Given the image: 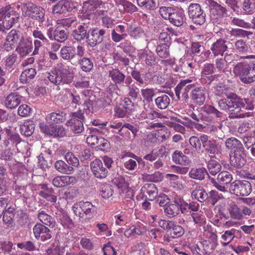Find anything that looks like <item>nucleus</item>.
<instances>
[{
  "mask_svg": "<svg viewBox=\"0 0 255 255\" xmlns=\"http://www.w3.org/2000/svg\"><path fill=\"white\" fill-rule=\"evenodd\" d=\"M24 39L22 33L19 30L13 29L8 33L6 40L14 44L22 41Z\"/></svg>",
  "mask_w": 255,
  "mask_h": 255,
  "instance_id": "nucleus-38",
  "label": "nucleus"
},
{
  "mask_svg": "<svg viewBox=\"0 0 255 255\" xmlns=\"http://www.w3.org/2000/svg\"><path fill=\"white\" fill-rule=\"evenodd\" d=\"M35 125L32 121H27L20 127V132L25 136H29L34 131Z\"/></svg>",
  "mask_w": 255,
  "mask_h": 255,
  "instance_id": "nucleus-39",
  "label": "nucleus"
},
{
  "mask_svg": "<svg viewBox=\"0 0 255 255\" xmlns=\"http://www.w3.org/2000/svg\"><path fill=\"white\" fill-rule=\"evenodd\" d=\"M215 67L213 64L206 63L203 65L201 72V81L203 83L210 84L214 81H217L219 74H214Z\"/></svg>",
  "mask_w": 255,
  "mask_h": 255,
  "instance_id": "nucleus-10",
  "label": "nucleus"
},
{
  "mask_svg": "<svg viewBox=\"0 0 255 255\" xmlns=\"http://www.w3.org/2000/svg\"><path fill=\"white\" fill-rule=\"evenodd\" d=\"M138 5L143 7L146 10H154L156 8V4L153 0H136Z\"/></svg>",
  "mask_w": 255,
  "mask_h": 255,
  "instance_id": "nucleus-56",
  "label": "nucleus"
},
{
  "mask_svg": "<svg viewBox=\"0 0 255 255\" xmlns=\"http://www.w3.org/2000/svg\"><path fill=\"white\" fill-rule=\"evenodd\" d=\"M116 5L121 13H132L137 10V7L127 0H115Z\"/></svg>",
  "mask_w": 255,
  "mask_h": 255,
  "instance_id": "nucleus-21",
  "label": "nucleus"
},
{
  "mask_svg": "<svg viewBox=\"0 0 255 255\" xmlns=\"http://www.w3.org/2000/svg\"><path fill=\"white\" fill-rule=\"evenodd\" d=\"M190 79H186L181 81L175 88L176 96L178 99L180 98V95L182 93V97L186 103H188L189 100L191 90L194 88V84H189L191 82Z\"/></svg>",
  "mask_w": 255,
  "mask_h": 255,
  "instance_id": "nucleus-8",
  "label": "nucleus"
},
{
  "mask_svg": "<svg viewBox=\"0 0 255 255\" xmlns=\"http://www.w3.org/2000/svg\"><path fill=\"white\" fill-rule=\"evenodd\" d=\"M109 77L116 85H123L126 76L123 72L118 68H115L110 70L108 72Z\"/></svg>",
  "mask_w": 255,
  "mask_h": 255,
  "instance_id": "nucleus-27",
  "label": "nucleus"
},
{
  "mask_svg": "<svg viewBox=\"0 0 255 255\" xmlns=\"http://www.w3.org/2000/svg\"><path fill=\"white\" fill-rule=\"evenodd\" d=\"M22 98L18 93L11 92L6 97L4 105L8 109H15L20 104Z\"/></svg>",
  "mask_w": 255,
  "mask_h": 255,
  "instance_id": "nucleus-24",
  "label": "nucleus"
},
{
  "mask_svg": "<svg viewBox=\"0 0 255 255\" xmlns=\"http://www.w3.org/2000/svg\"><path fill=\"white\" fill-rule=\"evenodd\" d=\"M210 244L205 241L200 243V246L197 245V252L199 255H209L213 251V248L210 247Z\"/></svg>",
  "mask_w": 255,
  "mask_h": 255,
  "instance_id": "nucleus-51",
  "label": "nucleus"
},
{
  "mask_svg": "<svg viewBox=\"0 0 255 255\" xmlns=\"http://www.w3.org/2000/svg\"><path fill=\"white\" fill-rule=\"evenodd\" d=\"M205 2L209 7L212 20H218L228 16V10L222 4L213 0H206Z\"/></svg>",
  "mask_w": 255,
  "mask_h": 255,
  "instance_id": "nucleus-6",
  "label": "nucleus"
},
{
  "mask_svg": "<svg viewBox=\"0 0 255 255\" xmlns=\"http://www.w3.org/2000/svg\"><path fill=\"white\" fill-rule=\"evenodd\" d=\"M235 49L238 53H246L249 51V46L243 39L238 40L235 44Z\"/></svg>",
  "mask_w": 255,
  "mask_h": 255,
  "instance_id": "nucleus-59",
  "label": "nucleus"
},
{
  "mask_svg": "<svg viewBox=\"0 0 255 255\" xmlns=\"http://www.w3.org/2000/svg\"><path fill=\"white\" fill-rule=\"evenodd\" d=\"M210 49L214 56H223L228 49L226 41L221 38L218 39L213 43Z\"/></svg>",
  "mask_w": 255,
  "mask_h": 255,
  "instance_id": "nucleus-26",
  "label": "nucleus"
},
{
  "mask_svg": "<svg viewBox=\"0 0 255 255\" xmlns=\"http://www.w3.org/2000/svg\"><path fill=\"white\" fill-rule=\"evenodd\" d=\"M164 212L166 215L170 217H175L179 213V209L174 203L169 204L165 207Z\"/></svg>",
  "mask_w": 255,
  "mask_h": 255,
  "instance_id": "nucleus-62",
  "label": "nucleus"
},
{
  "mask_svg": "<svg viewBox=\"0 0 255 255\" xmlns=\"http://www.w3.org/2000/svg\"><path fill=\"white\" fill-rule=\"evenodd\" d=\"M103 4L105 2L101 0H88L83 2V7L86 9L87 12H92Z\"/></svg>",
  "mask_w": 255,
  "mask_h": 255,
  "instance_id": "nucleus-40",
  "label": "nucleus"
},
{
  "mask_svg": "<svg viewBox=\"0 0 255 255\" xmlns=\"http://www.w3.org/2000/svg\"><path fill=\"white\" fill-rule=\"evenodd\" d=\"M239 231L235 229L226 231L221 236V239L225 242L222 243L223 247L227 246L235 237L236 232Z\"/></svg>",
  "mask_w": 255,
  "mask_h": 255,
  "instance_id": "nucleus-54",
  "label": "nucleus"
},
{
  "mask_svg": "<svg viewBox=\"0 0 255 255\" xmlns=\"http://www.w3.org/2000/svg\"><path fill=\"white\" fill-rule=\"evenodd\" d=\"M90 35L89 33L86 42L91 47H94L101 43L103 41L105 35L109 34L106 30L98 28L90 29Z\"/></svg>",
  "mask_w": 255,
  "mask_h": 255,
  "instance_id": "nucleus-9",
  "label": "nucleus"
},
{
  "mask_svg": "<svg viewBox=\"0 0 255 255\" xmlns=\"http://www.w3.org/2000/svg\"><path fill=\"white\" fill-rule=\"evenodd\" d=\"M90 167L93 175L97 178L104 179L108 175V169L104 166L102 160L96 158L92 161Z\"/></svg>",
  "mask_w": 255,
  "mask_h": 255,
  "instance_id": "nucleus-15",
  "label": "nucleus"
},
{
  "mask_svg": "<svg viewBox=\"0 0 255 255\" xmlns=\"http://www.w3.org/2000/svg\"><path fill=\"white\" fill-rule=\"evenodd\" d=\"M70 2L68 0H60L52 8L54 14H61L70 10Z\"/></svg>",
  "mask_w": 255,
  "mask_h": 255,
  "instance_id": "nucleus-30",
  "label": "nucleus"
},
{
  "mask_svg": "<svg viewBox=\"0 0 255 255\" xmlns=\"http://www.w3.org/2000/svg\"><path fill=\"white\" fill-rule=\"evenodd\" d=\"M33 49L32 43L27 39L24 38L18 43L16 48V51L21 57H25L28 56Z\"/></svg>",
  "mask_w": 255,
  "mask_h": 255,
  "instance_id": "nucleus-22",
  "label": "nucleus"
},
{
  "mask_svg": "<svg viewBox=\"0 0 255 255\" xmlns=\"http://www.w3.org/2000/svg\"><path fill=\"white\" fill-rule=\"evenodd\" d=\"M188 14L189 18L195 24L202 25L206 21V13L199 3L190 4L188 8Z\"/></svg>",
  "mask_w": 255,
  "mask_h": 255,
  "instance_id": "nucleus-5",
  "label": "nucleus"
},
{
  "mask_svg": "<svg viewBox=\"0 0 255 255\" xmlns=\"http://www.w3.org/2000/svg\"><path fill=\"white\" fill-rule=\"evenodd\" d=\"M60 54L64 60H74L76 58L75 48L71 46L63 47L61 49Z\"/></svg>",
  "mask_w": 255,
  "mask_h": 255,
  "instance_id": "nucleus-41",
  "label": "nucleus"
},
{
  "mask_svg": "<svg viewBox=\"0 0 255 255\" xmlns=\"http://www.w3.org/2000/svg\"><path fill=\"white\" fill-rule=\"evenodd\" d=\"M172 161L177 164L188 165L190 163L189 158L181 151L175 150L172 154Z\"/></svg>",
  "mask_w": 255,
  "mask_h": 255,
  "instance_id": "nucleus-31",
  "label": "nucleus"
},
{
  "mask_svg": "<svg viewBox=\"0 0 255 255\" xmlns=\"http://www.w3.org/2000/svg\"><path fill=\"white\" fill-rule=\"evenodd\" d=\"M83 97L84 106V111L87 114H90L96 111L97 108H96L97 100L95 96L93 95V92L91 91L86 90L83 91Z\"/></svg>",
  "mask_w": 255,
  "mask_h": 255,
  "instance_id": "nucleus-11",
  "label": "nucleus"
},
{
  "mask_svg": "<svg viewBox=\"0 0 255 255\" xmlns=\"http://www.w3.org/2000/svg\"><path fill=\"white\" fill-rule=\"evenodd\" d=\"M16 170L14 173L13 182L15 184L18 183L20 184L21 182L27 180L28 177V171L23 165L18 164L15 166Z\"/></svg>",
  "mask_w": 255,
  "mask_h": 255,
  "instance_id": "nucleus-25",
  "label": "nucleus"
},
{
  "mask_svg": "<svg viewBox=\"0 0 255 255\" xmlns=\"http://www.w3.org/2000/svg\"><path fill=\"white\" fill-rule=\"evenodd\" d=\"M216 95L223 97L218 102L219 108L221 111L228 113L230 119L244 118V115L240 114L242 109L251 110L253 106L248 104L249 100L242 99L237 94L229 92L227 86L219 83L214 87Z\"/></svg>",
  "mask_w": 255,
  "mask_h": 255,
  "instance_id": "nucleus-1",
  "label": "nucleus"
},
{
  "mask_svg": "<svg viewBox=\"0 0 255 255\" xmlns=\"http://www.w3.org/2000/svg\"><path fill=\"white\" fill-rule=\"evenodd\" d=\"M206 89L202 87H195L191 90L189 99L192 103L199 106L202 105L206 100Z\"/></svg>",
  "mask_w": 255,
  "mask_h": 255,
  "instance_id": "nucleus-16",
  "label": "nucleus"
},
{
  "mask_svg": "<svg viewBox=\"0 0 255 255\" xmlns=\"http://www.w3.org/2000/svg\"><path fill=\"white\" fill-rule=\"evenodd\" d=\"M77 181L76 178L74 176H57L52 179V183L56 187L62 188L70 185H74Z\"/></svg>",
  "mask_w": 255,
  "mask_h": 255,
  "instance_id": "nucleus-19",
  "label": "nucleus"
},
{
  "mask_svg": "<svg viewBox=\"0 0 255 255\" xmlns=\"http://www.w3.org/2000/svg\"><path fill=\"white\" fill-rule=\"evenodd\" d=\"M0 250L4 255H17L16 252L12 248L13 243L10 241H4L0 243Z\"/></svg>",
  "mask_w": 255,
  "mask_h": 255,
  "instance_id": "nucleus-44",
  "label": "nucleus"
},
{
  "mask_svg": "<svg viewBox=\"0 0 255 255\" xmlns=\"http://www.w3.org/2000/svg\"><path fill=\"white\" fill-rule=\"evenodd\" d=\"M156 52L158 56L162 58H166L169 56V44L161 43L158 44L156 48Z\"/></svg>",
  "mask_w": 255,
  "mask_h": 255,
  "instance_id": "nucleus-55",
  "label": "nucleus"
},
{
  "mask_svg": "<svg viewBox=\"0 0 255 255\" xmlns=\"http://www.w3.org/2000/svg\"><path fill=\"white\" fill-rule=\"evenodd\" d=\"M203 111L204 113V115L210 116L213 120V116L217 118H221L223 116V113L218 110L213 106L210 105H206L202 107Z\"/></svg>",
  "mask_w": 255,
  "mask_h": 255,
  "instance_id": "nucleus-35",
  "label": "nucleus"
},
{
  "mask_svg": "<svg viewBox=\"0 0 255 255\" xmlns=\"http://www.w3.org/2000/svg\"><path fill=\"white\" fill-rule=\"evenodd\" d=\"M172 227L168 233V236L170 237L175 239L181 237L184 234V229L181 226L178 225L173 222L172 224Z\"/></svg>",
  "mask_w": 255,
  "mask_h": 255,
  "instance_id": "nucleus-48",
  "label": "nucleus"
},
{
  "mask_svg": "<svg viewBox=\"0 0 255 255\" xmlns=\"http://www.w3.org/2000/svg\"><path fill=\"white\" fill-rule=\"evenodd\" d=\"M36 74L35 69L29 68L23 71L20 76V81L23 84L29 83Z\"/></svg>",
  "mask_w": 255,
  "mask_h": 255,
  "instance_id": "nucleus-45",
  "label": "nucleus"
},
{
  "mask_svg": "<svg viewBox=\"0 0 255 255\" xmlns=\"http://www.w3.org/2000/svg\"><path fill=\"white\" fill-rule=\"evenodd\" d=\"M233 72L244 83H253L255 81V60L238 63L234 67Z\"/></svg>",
  "mask_w": 255,
  "mask_h": 255,
  "instance_id": "nucleus-2",
  "label": "nucleus"
},
{
  "mask_svg": "<svg viewBox=\"0 0 255 255\" xmlns=\"http://www.w3.org/2000/svg\"><path fill=\"white\" fill-rule=\"evenodd\" d=\"M142 190H145L147 194L148 200L153 201L157 195V189L153 183L146 184L142 187Z\"/></svg>",
  "mask_w": 255,
  "mask_h": 255,
  "instance_id": "nucleus-47",
  "label": "nucleus"
},
{
  "mask_svg": "<svg viewBox=\"0 0 255 255\" xmlns=\"http://www.w3.org/2000/svg\"><path fill=\"white\" fill-rule=\"evenodd\" d=\"M37 218L44 225L48 226L50 228H54L55 226V221L51 216L48 215L44 211H40L37 214Z\"/></svg>",
  "mask_w": 255,
  "mask_h": 255,
  "instance_id": "nucleus-34",
  "label": "nucleus"
},
{
  "mask_svg": "<svg viewBox=\"0 0 255 255\" xmlns=\"http://www.w3.org/2000/svg\"><path fill=\"white\" fill-rule=\"evenodd\" d=\"M68 35V32L64 27L59 26L55 28L54 40L63 42L67 39Z\"/></svg>",
  "mask_w": 255,
  "mask_h": 255,
  "instance_id": "nucleus-46",
  "label": "nucleus"
},
{
  "mask_svg": "<svg viewBox=\"0 0 255 255\" xmlns=\"http://www.w3.org/2000/svg\"><path fill=\"white\" fill-rule=\"evenodd\" d=\"M242 8L246 13H252L255 11V0H244Z\"/></svg>",
  "mask_w": 255,
  "mask_h": 255,
  "instance_id": "nucleus-64",
  "label": "nucleus"
},
{
  "mask_svg": "<svg viewBox=\"0 0 255 255\" xmlns=\"http://www.w3.org/2000/svg\"><path fill=\"white\" fill-rule=\"evenodd\" d=\"M73 75L69 69L60 64L48 73L47 78L52 83L55 85L69 84L73 81Z\"/></svg>",
  "mask_w": 255,
  "mask_h": 255,
  "instance_id": "nucleus-3",
  "label": "nucleus"
},
{
  "mask_svg": "<svg viewBox=\"0 0 255 255\" xmlns=\"http://www.w3.org/2000/svg\"><path fill=\"white\" fill-rule=\"evenodd\" d=\"M14 210L12 208H8L3 214V221L7 226H12L14 223Z\"/></svg>",
  "mask_w": 255,
  "mask_h": 255,
  "instance_id": "nucleus-52",
  "label": "nucleus"
},
{
  "mask_svg": "<svg viewBox=\"0 0 255 255\" xmlns=\"http://www.w3.org/2000/svg\"><path fill=\"white\" fill-rule=\"evenodd\" d=\"M207 167L209 173L212 175H216L221 169V164L214 159H211L209 161Z\"/></svg>",
  "mask_w": 255,
  "mask_h": 255,
  "instance_id": "nucleus-58",
  "label": "nucleus"
},
{
  "mask_svg": "<svg viewBox=\"0 0 255 255\" xmlns=\"http://www.w3.org/2000/svg\"><path fill=\"white\" fill-rule=\"evenodd\" d=\"M204 48V47L201 45L200 42H195L192 43L191 51L194 55L193 58L194 59V61L199 62L201 61L200 57H201V56L203 53L202 51Z\"/></svg>",
  "mask_w": 255,
  "mask_h": 255,
  "instance_id": "nucleus-42",
  "label": "nucleus"
},
{
  "mask_svg": "<svg viewBox=\"0 0 255 255\" xmlns=\"http://www.w3.org/2000/svg\"><path fill=\"white\" fill-rule=\"evenodd\" d=\"M101 194L103 198L108 199L111 197L114 192L112 186L109 184H102L100 186Z\"/></svg>",
  "mask_w": 255,
  "mask_h": 255,
  "instance_id": "nucleus-61",
  "label": "nucleus"
},
{
  "mask_svg": "<svg viewBox=\"0 0 255 255\" xmlns=\"http://www.w3.org/2000/svg\"><path fill=\"white\" fill-rule=\"evenodd\" d=\"M129 156L133 159H128L124 163V167L128 170H133L137 167V161L138 163L141 161V159L133 153H129Z\"/></svg>",
  "mask_w": 255,
  "mask_h": 255,
  "instance_id": "nucleus-49",
  "label": "nucleus"
},
{
  "mask_svg": "<svg viewBox=\"0 0 255 255\" xmlns=\"http://www.w3.org/2000/svg\"><path fill=\"white\" fill-rule=\"evenodd\" d=\"M225 144L226 148L231 150V152L241 151L245 149L241 141L233 137L227 138Z\"/></svg>",
  "mask_w": 255,
  "mask_h": 255,
  "instance_id": "nucleus-29",
  "label": "nucleus"
},
{
  "mask_svg": "<svg viewBox=\"0 0 255 255\" xmlns=\"http://www.w3.org/2000/svg\"><path fill=\"white\" fill-rule=\"evenodd\" d=\"M170 102V99L169 97L163 94L155 100V103L156 106L160 109H165L168 107Z\"/></svg>",
  "mask_w": 255,
  "mask_h": 255,
  "instance_id": "nucleus-53",
  "label": "nucleus"
},
{
  "mask_svg": "<svg viewBox=\"0 0 255 255\" xmlns=\"http://www.w3.org/2000/svg\"><path fill=\"white\" fill-rule=\"evenodd\" d=\"M189 117L193 120L191 121L189 120L188 124L194 126V127L198 130H201L205 127L203 125L199 124V122L200 120L205 121L206 122H211L212 121V118L210 116L202 115L201 114H196L194 112H192L189 115Z\"/></svg>",
  "mask_w": 255,
  "mask_h": 255,
  "instance_id": "nucleus-20",
  "label": "nucleus"
},
{
  "mask_svg": "<svg viewBox=\"0 0 255 255\" xmlns=\"http://www.w3.org/2000/svg\"><path fill=\"white\" fill-rule=\"evenodd\" d=\"M215 67L218 72L224 73L229 72L231 70L229 65L222 59V58L216 59Z\"/></svg>",
  "mask_w": 255,
  "mask_h": 255,
  "instance_id": "nucleus-60",
  "label": "nucleus"
},
{
  "mask_svg": "<svg viewBox=\"0 0 255 255\" xmlns=\"http://www.w3.org/2000/svg\"><path fill=\"white\" fill-rule=\"evenodd\" d=\"M185 15L183 9L173 8L169 20L171 23L177 27L181 26L184 22Z\"/></svg>",
  "mask_w": 255,
  "mask_h": 255,
  "instance_id": "nucleus-23",
  "label": "nucleus"
},
{
  "mask_svg": "<svg viewBox=\"0 0 255 255\" xmlns=\"http://www.w3.org/2000/svg\"><path fill=\"white\" fill-rule=\"evenodd\" d=\"M230 217L235 220H242L244 218L241 209L236 204L230 205L228 208Z\"/></svg>",
  "mask_w": 255,
  "mask_h": 255,
  "instance_id": "nucleus-50",
  "label": "nucleus"
},
{
  "mask_svg": "<svg viewBox=\"0 0 255 255\" xmlns=\"http://www.w3.org/2000/svg\"><path fill=\"white\" fill-rule=\"evenodd\" d=\"M83 121L71 119L66 122L67 126H70L71 130L75 133H81L84 130Z\"/></svg>",
  "mask_w": 255,
  "mask_h": 255,
  "instance_id": "nucleus-43",
  "label": "nucleus"
},
{
  "mask_svg": "<svg viewBox=\"0 0 255 255\" xmlns=\"http://www.w3.org/2000/svg\"><path fill=\"white\" fill-rule=\"evenodd\" d=\"M66 113L64 112L57 110L48 114L46 116V121L50 124L62 123L66 120Z\"/></svg>",
  "mask_w": 255,
  "mask_h": 255,
  "instance_id": "nucleus-28",
  "label": "nucleus"
},
{
  "mask_svg": "<svg viewBox=\"0 0 255 255\" xmlns=\"http://www.w3.org/2000/svg\"><path fill=\"white\" fill-rule=\"evenodd\" d=\"M14 13V10H9L4 16L2 22H0V31L4 32L5 30L10 29L14 23L18 21L19 15Z\"/></svg>",
  "mask_w": 255,
  "mask_h": 255,
  "instance_id": "nucleus-17",
  "label": "nucleus"
},
{
  "mask_svg": "<svg viewBox=\"0 0 255 255\" xmlns=\"http://www.w3.org/2000/svg\"><path fill=\"white\" fill-rule=\"evenodd\" d=\"M192 198L196 199L201 203L206 201L208 198V193L202 187H198L194 189L191 193Z\"/></svg>",
  "mask_w": 255,
  "mask_h": 255,
  "instance_id": "nucleus-36",
  "label": "nucleus"
},
{
  "mask_svg": "<svg viewBox=\"0 0 255 255\" xmlns=\"http://www.w3.org/2000/svg\"><path fill=\"white\" fill-rule=\"evenodd\" d=\"M21 11L23 16L43 21L45 16V9L31 2L21 4Z\"/></svg>",
  "mask_w": 255,
  "mask_h": 255,
  "instance_id": "nucleus-4",
  "label": "nucleus"
},
{
  "mask_svg": "<svg viewBox=\"0 0 255 255\" xmlns=\"http://www.w3.org/2000/svg\"><path fill=\"white\" fill-rule=\"evenodd\" d=\"M34 236L37 240L47 242L52 238L51 232L50 229L41 223H37L33 228Z\"/></svg>",
  "mask_w": 255,
  "mask_h": 255,
  "instance_id": "nucleus-12",
  "label": "nucleus"
},
{
  "mask_svg": "<svg viewBox=\"0 0 255 255\" xmlns=\"http://www.w3.org/2000/svg\"><path fill=\"white\" fill-rule=\"evenodd\" d=\"M78 61L81 68L84 71L90 72L93 69V64L89 58L84 57L82 59H79Z\"/></svg>",
  "mask_w": 255,
  "mask_h": 255,
  "instance_id": "nucleus-63",
  "label": "nucleus"
},
{
  "mask_svg": "<svg viewBox=\"0 0 255 255\" xmlns=\"http://www.w3.org/2000/svg\"><path fill=\"white\" fill-rule=\"evenodd\" d=\"M54 167L58 172L65 174H70L74 171V168L72 166L67 164L61 160L56 161Z\"/></svg>",
  "mask_w": 255,
  "mask_h": 255,
  "instance_id": "nucleus-37",
  "label": "nucleus"
},
{
  "mask_svg": "<svg viewBox=\"0 0 255 255\" xmlns=\"http://www.w3.org/2000/svg\"><path fill=\"white\" fill-rule=\"evenodd\" d=\"M233 179L232 174L227 171H223L219 173L217 177L218 182L222 185L230 183Z\"/></svg>",
  "mask_w": 255,
  "mask_h": 255,
  "instance_id": "nucleus-57",
  "label": "nucleus"
},
{
  "mask_svg": "<svg viewBox=\"0 0 255 255\" xmlns=\"http://www.w3.org/2000/svg\"><path fill=\"white\" fill-rule=\"evenodd\" d=\"M231 192L236 196H248L251 192L252 186L247 180H236L230 186Z\"/></svg>",
  "mask_w": 255,
  "mask_h": 255,
  "instance_id": "nucleus-7",
  "label": "nucleus"
},
{
  "mask_svg": "<svg viewBox=\"0 0 255 255\" xmlns=\"http://www.w3.org/2000/svg\"><path fill=\"white\" fill-rule=\"evenodd\" d=\"M208 175L207 170L204 167H194L189 172V176L194 179L203 180Z\"/></svg>",
  "mask_w": 255,
  "mask_h": 255,
  "instance_id": "nucleus-33",
  "label": "nucleus"
},
{
  "mask_svg": "<svg viewBox=\"0 0 255 255\" xmlns=\"http://www.w3.org/2000/svg\"><path fill=\"white\" fill-rule=\"evenodd\" d=\"M80 207L84 212V217L91 218L93 217V215L96 212L97 208L95 206L93 205L91 202H80Z\"/></svg>",
  "mask_w": 255,
  "mask_h": 255,
  "instance_id": "nucleus-32",
  "label": "nucleus"
},
{
  "mask_svg": "<svg viewBox=\"0 0 255 255\" xmlns=\"http://www.w3.org/2000/svg\"><path fill=\"white\" fill-rule=\"evenodd\" d=\"M90 23H82L73 31L72 35L78 42H81L86 39L87 40L90 32Z\"/></svg>",
  "mask_w": 255,
  "mask_h": 255,
  "instance_id": "nucleus-18",
  "label": "nucleus"
},
{
  "mask_svg": "<svg viewBox=\"0 0 255 255\" xmlns=\"http://www.w3.org/2000/svg\"><path fill=\"white\" fill-rule=\"evenodd\" d=\"M230 164L232 166L241 168L247 162V154L245 149L241 151L230 152L229 154Z\"/></svg>",
  "mask_w": 255,
  "mask_h": 255,
  "instance_id": "nucleus-13",
  "label": "nucleus"
},
{
  "mask_svg": "<svg viewBox=\"0 0 255 255\" xmlns=\"http://www.w3.org/2000/svg\"><path fill=\"white\" fill-rule=\"evenodd\" d=\"M201 139L203 147L206 152L212 155L221 153V146L215 140L209 139V137L206 134Z\"/></svg>",
  "mask_w": 255,
  "mask_h": 255,
  "instance_id": "nucleus-14",
  "label": "nucleus"
}]
</instances>
